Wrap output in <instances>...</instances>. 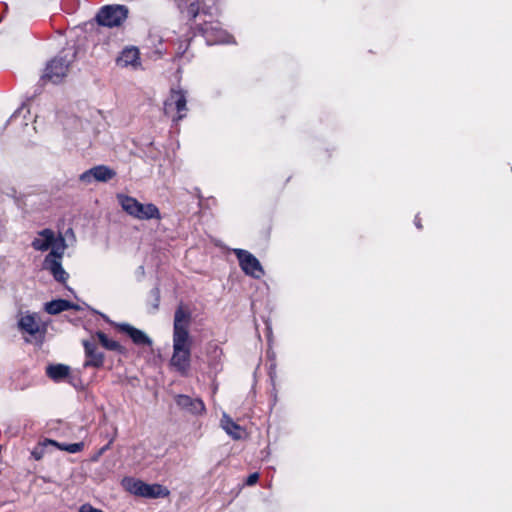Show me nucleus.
I'll return each instance as SVG.
<instances>
[{
  "instance_id": "nucleus-1",
  "label": "nucleus",
  "mask_w": 512,
  "mask_h": 512,
  "mask_svg": "<svg viewBox=\"0 0 512 512\" xmlns=\"http://www.w3.org/2000/svg\"><path fill=\"white\" fill-rule=\"evenodd\" d=\"M190 323V311L184 305H179L174 314L173 350L191 351Z\"/></svg>"
},
{
  "instance_id": "nucleus-2",
  "label": "nucleus",
  "mask_w": 512,
  "mask_h": 512,
  "mask_svg": "<svg viewBox=\"0 0 512 512\" xmlns=\"http://www.w3.org/2000/svg\"><path fill=\"white\" fill-rule=\"evenodd\" d=\"M66 247V243H58L43 261V269L48 270L54 279L61 283H65L69 277L61 264Z\"/></svg>"
},
{
  "instance_id": "nucleus-3",
  "label": "nucleus",
  "mask_w": 512,
  "mask_h": 512,
  "mask_svg": "<svg viewBox=\"0 0 512 512\" xmlns=\"http://www.w3.org/2000/svg\"><path fill=\"white\" fill-rule=\"evenodd\" d=\"M128 15V8L124 5H107L100 9L96 16L99 25L106 27L120 26Z\"/></svg>"
},
{
  "instance_id": "nucleus-4",
  "label": "nucleus",
  "mask_w": 512,
  "mask_h": 512,
  "mask_svg": "<svg viewBox=\"0 0 512 512\" xmlns=\"http://www.w3.org/2000/svg\"><path fill=\"white\" fill-rule=\"evenodd\" d=\"M187 100L184 92L172 90L164 102V112L173 121H179L186 116Z\"/></svg>"
},
{
  "instance_id": "nucleus-5",
  "label": "nucleus",
  "mask_w": 512,
  "mask_h": 512,
  "mask_svg": "<svg viewBox=\"0 0 512 512\" xmlns=\"http://www.w3.org/2000/svg\"><path fill=\"white\" fill-rule=\"evenodd\" d=\"M69 61L63 57H56L45 68L41 80L51 83H59L68 73Z\"/></svg>"
},
{
  "instance_id": "nucleus-6",
  "label": "nucleus",
  "mask_w": 512,
  "mask_h": 512,
  "mask_svg": "<svg viewBox=\"0 0 512 512\" xmlns=\"http://www.w3.org/2000/svg\"><path fill=\"white\" fill-rule=\"evenodd\" d=\"M234 253L238 258L241 269L247 275L257 279L263 276V268L259 260L254 255L243 249H235Z\"/></svg>"
},
{
  "instance_id": "nucleus-7",
  "label": "nucleus",
  "mask_w": 512,
  "mask_h": 512,
  "mask_svg": "<svg viewBox=\"0 0 512 512\" xmlns=\"http://www.w3.org/2000/svg\"><path fill=\"white\" fill-rule=\"evenodd\" d=\"M116 176V171L106 165L94 166L79 176L84 184H91L93 181L108 182Z\"/></svg>"
},
{
  "instance_id": "nucleus-8",
  "label": "nucleus",
  "mask_w": 512,
  "mask_h": 512,
  "mask_svg": "<svg viewBox=\"0 0 512 512\" xmlns=\"http://www.w3.org/2000/svg\"><path fill=\"white\" fill-rule=\"evenodd\" d=\"M60 242L65 243V240L61 235L56 237L54 231L51 229H43L38 232L33 239L32 247L38 251H46L49 248L53 251L54 247Z\"/></svg>"
},
{
  "instance_id": "nucleus-9",
  "label": "nucleus",
  "mask_w": 512,
  "mask_h": 512,
  "mask_svg": "<svg viewBox=\"0 0 512 512\" xmlns=\"http://www.w3.org/2000/svg\"><path fill=\"white\" fill-rule=\"evenodd\" d=\"M18 325L22 331L33 336L37 334H44L46 331V324L36 313H27L21 315L18 321Z\"/></svg>"
},
{
  "instance_id": "nucleus-10",
  "label": "nucleus",
  "mask_w": 512,
  "mask_h": 512,
  "mask_svg": "<svg viewBox=\"0 0 512 512\" xmlns=\"http://www.w3.org/2000/svg\"><path fill=\"white\" fill-rule=\"evenodd\" d=\"M203 35L209 45L230 43L232 37L218 24H205L202 28Z\"/></svg>"
},
{
  "instance_id": "nucleus-11",
  "label": "nucleus",
  "mask_w": 512,
  "mask_h": 512,
  "mask_svg": "<svg viewBox=\"0 0 512 512\" xmlns=\"http://www.w3.org/2000/svg\"><path fill=\"white\" fill-rule=\"evenodd\" d=\"M220 425L222 429L234 440H240L246 435L245 429L234 422L226 413H223Z\"/></svg>"
},
{
  "instance_id": "nucleus-12",
  "label": "nucleus",
  "mask_w": 512,
  "mask_h": 512,
  "mask_svg": "<svg viewBox=\"0 0 512 512\" xmlns=\"http://www.w3.org/2000/svg\"><path fill=\"white\" fill-rule=\"evenodd\" d=\"M85 348L86 361L84 367H100L103 364L104 355L98 351L96 344L90 341H83Z\"/></svg>"
},
{
  "instance_id": "nucleus-13",
  "label": "nucleus",
  "mask_w": 512,
  "mask_h": 512,
  "mask_svg": "<svg viewBox=\"0 0 512 512\" xmlns=\"http://www.w3.org/2000/svg\"><path fill=\"white\" fill-rule=\"evenodd\" d=\"M176 403L182 409L193 414H202L205 412V405L200 399H192L187 395H178Z\"/></svg>"
},
{
  "instance_id": "nucleus-14",
  "label": "nucleus",
  "mask_w": 512,
  "mask_h": 512,
  "mask_svg": "<svg viewBox=\"0 0 512 512\" xmlns=\"http://www.w3.org/2000/svg\"><path fill=\"white\" fill-rule=\"evenodd\" d=\"M117 327L122 332L129 335L132 341L137 345H152V340L141 330L127 323L118 324Z\"/></svg>"
},
{
  "instance_id": "nucleus-15",
  "label": "nucleus",
  "mask_w": 512,
  "mask_h": 512,
  "mask_svg": "<svg viewBox=\"0 0 512 512\" xmlns=\"http://www.w3.org/2000/svg\"><path fill=\"white\" fill-rule=\"evenodd\" d=\"M191 351L173 350L171 365L185 375L190 367Z\"/></svg>"
},
{
  "instance_id": "nucleus-16",
  "label": "nucleus",
  "mask_w": 512,
  "mask_h": 512,
  "mask_svg": "<svg viewBox=\"0 0 512 512\" xmlns=\"http://www.w3.org/2000/svg\"><path fill=\"white\" fill-rule=\"evenodd\" d=\"M117 63L122 67L137 68L140 65L139 50L136 47L125 48L118 57Z\"/></svg>"
},
{
  "instance_id": "nucleus-17",
  "label": "nucleus",
  "mask_w": 512,
  "mask_h": 512,
  "mask_svg": "<svg viewBox=\"0 0 512 512\" xmlns=\"http://www.w3.org/2000/svg\"><path fill=\"white\" fill-rule=\"evenodd\" d=\"M133 218L138 220H150L161 218V214L156 205L152 203L142 204L139 203L138 208L133 216Z\"/></svg>"
},
{
  "instance_id": "nucleus-18",
  "label": "nucleus",
  "mask_w": 512,
  "mask_h": 512,
  "mask_svg": "<svg viewBox=\"0 0 512 512\" xmlns=\"http://www.w3.org/2000/svg\"><path fill=\"white\" fill-rule=\"evenodd\" d=\"M116 198L123 211L133 217L140 202L136 198L122 193L117 194Z\"/></svg>"
},
{
  "instance_id": "nucleus-19",
  "label": "nucleus",
  "mask_w": 512,
  "mask_h": 512,
  "mask_svg": "<svg viewBox=\"0 0 512 512\" xmlns=\"http://www.w3.org/2000/svg\"><path fill=\"white\" fill-rule=\"evenodd\" d=\"M169 495L167 488L160 484H146L143 486V494L141 497L145 498H164Z\"/></svg>"
},
{
  "instance_id": "nucleus-20",
  "label": "nucleus",
  "mask_w": 512,
  "mask_h": 512,
  "mask_svg": "<svg viewBox=\"0 0 512 512\" xmlns=\"http://www.w3.org/2000/svg\"><path fill=\"white\" fill-rule=\"evenodd\" d=\"M69 370L70 368L68 366L63 364H57L48 366L46 372L51 379L55 381H60L68 376Z\"/></svg>"
},
{
  "instance_id": "nucleus-21",
  "label": "nucleus",
  "mask_w": 512,
  "mask_h": 512,
  "mask_svg": "<svg viewBox=\"0 0 512 512\" xmlns=\"http://www.w3.org/2000/svg\"><path fill=\"white\" fill-rule=\"evenodd\" d=\"M70 308H72L71 303L62 299L53 300L45 304V311L52 315L58 314Z\"/></svg>"
},
{
  "instance_id": "nucleus-22",
  "label": "nucleus",
  "mask_w": 512,
  "mask_h": 512,
  "mask_svg": "<svg viewBox=\"0 0 512 512\" xmlns=\"http://www.w3.org/2000/svg\"><path fill=\"white\" fill-rule=\"evenodd\" d=\"M122 484L128 492L137 496H142L144 486L143 481L134 478H125Z\"/></svg>"
},
{
  "instance_id": "nucleus-23",
  "label": "nucleus",
  "mask_w": 512,
  "mask_h": 512,
  "mask_svg": "<svg viewBox=\"0 0 512 512\" xmlns=\"http://www.w3.org/2000/svg\"><path fill=\"white\" fill-rule=\"evenodd\" d=\"M97 338L101 345L107 350L118 352L123 350L122 346L117 341L108 338V336L102 332L97 333Z\"/></svg>"
},
{
  "instance_id": "nucleus-24",
  "label": "nucleus",
  "mask_w": 512,
  "mask_h": 512,
  "mask_svg": "<svg viewBox=\"0 0 512 512\" xmlns=\"http://www.w3.org/2000/svg\"><path fill=\"white\" fill-rule=\"evenodd\" d=\"M51 444H56V441L51 439H45L32 450L31 455L35 460L42 459L44 454L46 453L47 448L51 446Z\"/></svg>"
},
{
  "instance_id": "nucleus-25",
  "label": "nucleus",
  "mask_w": 512,
  "mask_h": 512,
  "mask_svg": "<svg viewBox=\"0 0 512 512\" xmlns=\"http://www.w3.org/2000/svg\"><path fill=\"white\" fill-rule=\"evenodd\" d=\"M51 446H55L58 449L67 451L69 453H78L83 449L84 443L79 442V443H73V444H60V443L56 442V444H51Z\"/></svg>"
},
{
  "instance_id": "nucleus-26",
  "label": "nucleus",
  "mask_w": 512,
  "mask_h": 512,
  "mask_svg": "<svg viewBox=\"0 0 512 512\" xmlns=\"http://www.w3.org/2000/svg\"><path fill=\"white\" fill-rule=\"evenodd\" d=\"M189 16H191V18H196L198 13H199V5L198 3H191L188 7V10H187Z\"/></svg>"
},
{
  "instance_id": "nucleus-27",
  "label": "nucleus",
  "mask_w": 512,
  "mask_h": 512,
  "mask_svg": "<svg viewBox=\"0 0 512 512\" xmlns=\"http://www.w3.org/2000/svg\"><path fill=\"white\" fill-rule=\"evenodd\" d=\"M259 479V474L258 473H252L251 475L248 476L247 480H246V484L248 486H252L254 485Z\"/></svg>"
},
{
  "instance_id": "nucleus-28",
  "label": "nucleus",
  "mask_w": 512,
  "mask_h": 512,
  "mask_svg": "<svg viewBox=\"0 0 512 512\" xmlns=\"http://www.w3.org/2000/svg\"><path fill=\"white\" fill-rule=\"evenodd\" d=\"M151 295H152V296L154 297V299H155L154 308H157V307H158V303H159V298H160V292H159V289L154 288V289L151 291Z\"/></svg>"
},
{
  "instance_id": "nucleus-29",
  "label": "nucleus",
  "mask_w": 512,
  "mask_h": 512,
  "mask_svg": "<svg viewBox=\"0 0 512 512\" xmlns=\"http://www.w3.org/2000/svg\"><path fill=\"white\" fill-rule=\"evenodd\" d=\"M106 448H102L97 455H95L94 460H97L99 456L105 451Z\"/></svg>"
},
{
  "instance_id": "nucleus-30",
  "label": "nucleus",
  "mask_w": 512,
  "mask_h": 512,
  "mask_svg": "<svg viewBox=\"0 0 512 512\" xmlns=\"http://www.w3.org/2000/svg\"><path fill=\"white\" fill-rule=\"evenodd\" d=\"M415 224H416V226H417L418 228H421V224H420V222H419V220H418L417 218H416V220H415Z\"/></svg>"
}]
</instances>
